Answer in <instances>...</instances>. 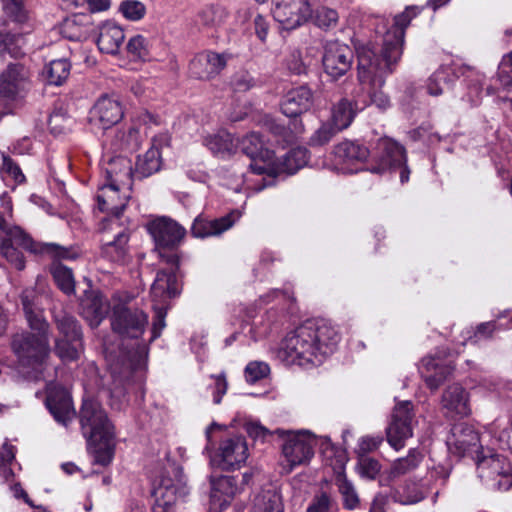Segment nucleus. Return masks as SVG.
<instances>
[{"label":"nucleus","mask_w":512,"mask_h":512,"mask_svg":"<svg viewBox=\"0 0 512 512\" xmlns=\"http://www.w3.org/2000/svg\"><path fill=\"white\" fill-rule=\"evenodd\" d=\"M147 229L156 246L161 248L177 247L186 235L185 228L168 217H159L150 221Z\"/></svg>","instance_id":"obj_16"},{"label":"nucleus","mask_w":512,"mask_h":512,"mask_svg":"<svg viewBox=\"0 0 512 512\" xmlns=\"http://www.w3.org/2000/svg\"><path fill=\"white\" fill-rule=\"evenodd\" d=\"M0 230L4 237L0 238V254L17 270L25 267L22 253L14 246L35 255H48L55 261L51 264L50 272L58 288L67 295L75 292V279L71 268L60 263V260H74L80 256L78 249L64 247L56 243L34 241L21 227L10 225L0 214Z\"/></svg>","instance_id":"obj_1"},{"label":"nucleus","mask_w":512,"mask_h":512,"mask_svg":"<svg viewBox=\"0 0 512 512\" xmlns=\"http://www.w3.org/2000/svg\"><path fill=\"white\" fill-rule=\"evenodd\" d=\"M71 65L66 59H57L49 63L44 74L47 82L51 85L60 86L68 78Z\"/></svg>","instance_id":"obj_48"},{"label":"nucleus","mask_w":512,"mask_h":512,"mask_svg":"<svg viewBox=\"0 0 512 512\" xmlns=\"http://www.w3.org/2000/svg\"><path fill=\"white\" fill-rule=\"evenodd\" d=\"M79 418L82 433L87 441L115 434L114 425L100 403L95 400L83 401Z\"/></svg>","instance_id":"obj_8"},{"label":"nucleus","mask_w":512,"mask_h":512,"mask_svg":"<svg viewBox=\"0 0 512 512\" xmlns=\"http://www.w3.org/2000/svg\"><path fill=\"white\" fill-rule=\"evenodd\" d=\"M272 14L285 29L292 30L311 18L312 9L308 0H275Z\"/></svg>","instance_id":"obj_13"},{"label":"nucleus","mask_w":512,"mask_h":512,"mask_svg":"<svg viewBox=\"0 0 512 512\" xmlns=\"http://www.w3.org/2000/svg\"><path fill=\"white\" fill-rule=\"evenodd\" d=\"M120 12L129 20L137 21L144 17L146 8L145 5L137 0H126L120 4Z\"/></svg>","instance_id":"obj_55"},{"label":"nucleus","mask_w":512,"mask_h":512,"mask_svg":"<svg viewBox=\"0 0 512 512\" xmlns=\"http://www.w3.org/2000/svg\"><path fill=\"white\" fill-rule=\"evenodd\" d=\"M339 15L334 9L328 7H320L315 13V24L322 29L334 28L338 23Z\"/></svg>","instance_id":"obj_54"},{"label":"nucleus","mask_w":512,"mask_h":512,"mask_svg":"<svg viewBox=\"0 0 512 512\" xmlns=\"http://www.w3.org/2000/svg\"><path fill=\"white\" fill-rule=\"evenodd\" d=\"M489 432L498 439L501 447L512 451V426L509 425V421L503 425L501 420H495L490 424Z\"/></svg>","instance_id":"obj_51"},{"label":"nucleus","mask_w":512,"mask_h":512,"mask_svg":"<svg viewBox=\"0 0 512 512\" xmlns=\"http://www.w3.org/2000/svg\"><path fill=\"white\" fill-rule=\"evenodd\" d=\"M238 211H232L216 219H208L202 215L197 216L191 226V233L196 238L218 236L230 229L240 218Z\"/></svg>","instance_id":"obj_25"},{"label":"nucleus","mask_w":512,"mask_h":512,"mask_svg":"<svg viewBox=\"0 0 512 512\" xmlns=\"http://www.w3.org/2000/svg\"><path fill=\"white\" fill-rule=\"evenodd\" d=\"M126 50L133 60H145L149 56V41L142 35H135L128 40Z\"/></svg>","instance_id":"obj_50"},{"label":"nucleus","mask_w":512,"mask_h":512,"mask_svg":"<svg viewBox=\"0 0 512 512\" xmlns=\"http://www.w3.org/2000/svg\"><path fill=\"white\" fill-rule=\"evenodd\" d=\"M336 161L341 165V169L346 173L357 172L353 168L358 163H363L370 155L367 147L352 141H344L338 144L334 149Z\"/></svg>","instance_id":"obj_27"},{"label":"nucleus","mask_w":512,"mask_h":512,"mask_svg":"<svg viewBox=\"0 0 512 512\" xmlns=\"http://www.w3.org/2000/svg\"><path fill=\"white\" fill-rule=\"evenodd\" d=\"M275 432L280 437L286 436L285 442L282 445V454L290 469L310 461L314 455L315 436L308 431L294 433L277 429Z\"/></svg>","instance_id":"obj_9"},{"label":"nucleus","mask_w":512,"mask_h":512,"mask_svg":"<svg viewBox=\"0 0 512 512\" xmlns=\"http://www.w3.org/2000/svg\"><path fill=\"white\" fill-rule=\"evenodd\" d=\"M28 78V71L22 64H9L0 76V98L15 100L21 97L28 87Z\"/></svg>","instance_id":"obj_21"},{"label":"nucleus","mask_w":512,"mask_h":512,"mask_svg":"<svg viewBox=\"0 0 512 512\" xmlns=\"http://www.w3.org/2000/svg\"><path fill=\"white\" fill-rule=\"evenodd\" d=\"M169 145L167 134H159L152 139L150 148L137 157L134 177L142 179L158 172L162 166L161 149Z\"/></svg>","instance_id":"obj_23"},{"label":"nucleus","mask_w":512,"mask_h":512,"mask_svg":"<svg viewBox=\"0 0 512 512\" xmlns=\"http://www.w3.org/2000/svg\"><path fill=\"white\" fill-rule=\"evenodd\" d=\"M16 448L5 442L0 450V472L8 477L12 475V469L9 467L15 459Z\"/></svg>","instance_id":"obj_59"},{"label":"nucleus","mask_w":512,"mask_h":512,"mask_svg":"<svg viewBox=\"0 0 512 512\" xmlns=\"http://www.w3.org/2000/svg\"><path fill=\"white\" fill-rule=\"evenodd\" d=\"M312 106V92L306 86L291 89L284 96L281 110L287 117H297Z\"/></svg>","instance_id":"obj_28"},{"label":"nucleus","mask_w":512,"mask_h":512,"mask_svg":"<svg viewBox=\"0 0 512 512\" xmlns=\"http://www.w3.org/2000/svg\"><path fill=\"white\" fill-rule=\"evenodd\" d=\"M23 311L28 325L35 333H21L14 336L12 348L23 367L38 370L49 355V324L43 315L39 296L32 289H26L21 294Z\"/></svg>","instance_id":"obj_3"},{"label":"nucleus","mask_w":512,"mask_h":512,"mask_svg":"<svg viewBox=\"0 0 512 512\" xmlns=\"http://www.w3.org/2000/svg\"><path fill=\"white\" fill-rule=\"evenodd\" d=\"M88 444L94 457V463L108 466L115 454V434L95 440H89Z\"/></svg>","instance_id":"obj_39"},{"label":"nucleus","mask_w":512,"mask_h":512,"mask_svg":"<svg viewBox=\"0 0 512 512\" xmlns=\"http://www.w3.org/2000/svg\"><path fill=\"white\" fill-rule=\"evenodd\" d=\"M229 58L227 53L202 52L190 62V74L201 80L215 78L226 67Z\"/></svg>","instance_id":"obj_22"},{"label":"nucleus","mask_w":512,"mask_h":512,"mask_svg":"<svg viewBox=\"0 0 512 512\" xmlns=\"http://www.w3.org/2000/svg\"><path fill=\"white\" fill-rule=\"evenodd\" d=\"M419 369L427 386L435 390L451 373L453 367L449 363H442L438 358L425 357Z\"/></svg>","instance_id":"obj_33"},{"label":"nucleus","mask_w":512,"mask_h":512,"mask_svg":"<svg viewBox=\"0 0 512 512\" xmlns=\"http://www.w3.org/2000/svg\"><path fill=\"white\" fill-rule=\"evenodd\" d=\"M124 112L118 98L101 96L90 111L91 121L98 123L103 129L111 128L123 117Z\"/></svg>","instance_id":"obj_24"},{"label":"nucleus","mask_w":512,"mask_h":512,"mask_svg":"<svg viewBox=\"0 0 512 512\" xmlns=\"http://www.w3.org/2000/svg\"><path fill=\"white\" fill-rule=\"evenodd\" d=\"M244 429L250 438L262 443L266 442L273 434H277L275 431H270L264 427L258 421H247L244 424Z\"/></svg>","instance_id":"obj_56"},{"label":"nucleus","mask_w":512,"mask_h":512,"mask_svg":"<svg viewBox=\"0 0 512 512\" xmlns=\"http://www.w3.org/2000/svg\"><path fill=\"white\" fill-rule=\"evenodd\" d=\"M441 408L451 418L470 415L469 393L459 384L448 386L442 394Z\"/></svg>","instance_id":"obj_26"},{"label":"nucleus","mask_w":512,"mask_h":512,"mask_svg":"<svg viewBox=\"0 0 512 512\" xmlns=\"http://www.w3.org/2000/svg\"><path fill=\"white\" fill-rule=\"evenodd\" d=\"M111 133L105 141V146L113 152L133 151L140 145L139 129L133 125L124 126Z\"/></svg>","instance_id":"obj_30"},{"label":"nucleus","mask_w":512,"mask_h":512,"mask_svg":"<svg viewBox=\"0 0 512 512\" xmlns=\"http://www.w3.org/2000/svg\"><path fill=\"white\" fill-rule=\"evenodd\" d=\"M309 160V153L306 148L297 147L287 152L279 163L278 170L282 173L294 174L304 167Z\"/></svg>","instance_id":"obj_44"},{"label":"nucleus","mask_w":512,"mask_h":512,"mask_svg":"<svg viewBox=\"0 0 512 512\" xmlns=\"http://www.w3.org/2000/svg\"><path fill=\"white\" fill-rule=\"evenodd\" d=\"M179 293L177 276L175 270L159 271L151 286L153 301L159 299L165 303L167 299L175 297Z\"/></svg>","instance_id":"obj_35"},{"label":"nucleus","mask_w":512,"mask_h":512,"mask_svg":"<svg viewBox=\"0 0 512 512\" xmlns=\"http://www.w3.org/2000/svg\"><path fill=\"white\" fill-rule=\"evenodd\" d=\"M358 103L359 100L353 102L342 98L333 106L331 120L337 130L341 131L351 125L357 114Z\"/></svg>","instance_id":"obj_37"},{"label":"nucleus","mask_w":512,"mask_h":512,"mask_svg":"<svg viewBox=\"0 0 512 512\" xmlns=\"http://www.w3.org/2000/svg\"><path fill=\"white\" fill-rule=\"evenodd\" d=\"M204 145L216 156L226 157L234 152L233 137L226 131H220L204 138Z\"/></svg>","instance_id":"obj_42"},{"label":"nucleus","mask_w":512,"mask_h":512,"mask_svg":"<svg viewBox=\"0 0 512 512\" xmlns=\"http://www.w3.org/2000/svg\"><path fill=\"white\" fill-rule=\"evenodd\" d=\"M2 165L0 166V176L3 182L8 186L14 188L25 181V175L17 163H15L9 156L2 155Z\"/></svg>","instance_id":"obj_47"},{"label":"nucleus","mask_w":512,"mask_h":512,"mask_svg":"<svg viewBox=\"0 0 512 512\" xmlns=\"http://www.w3.org/2000/svg\"><path fill=\"white\" fill-rule=\"evenodd\" d=\"M333 124H323L310 138V144L313 146H322L327 144L338 132Z\"/></svg>","instance_id":"obj_60"},{"label":"nucleus","mask_w":512,"mask_h":512,"mask_svg":"<svg viewBox=\"0 0 512 512\" xmlns=\"http://www.w3.org/2000/svg\"><path fill=\"white\" fill-rule=\"evenodd\" d=\"M79 16H72L65 19L62 25V33L71 40H79L83 36V30L78 25Z\"/></svg>","instance_id":"obj_62"},{"label":"nucleus","mask_w":512,"mask_h":512,"mask_svg":"<svg viewBox=\"0 0 512 512\" xmlns=\"http://www.w3.org/2000/svg\"><path fill=\"white\" fill-rule=\"evenodd\" d=\"M357 470L361 477L373 480L381 470L380 463L370 457H361L357 464Z\"/></svg>","instance_id":"obj_57"},{"label":"nucleus","mask_w":512,"mask_h":512,"mask_svg":"<svg viewBox=\"0 0 512 512\" xmlns=\"http://www.w3.org/2000/svg\"><path fill=\"white\" fill-rule=\"evenodd\" d=\"M422 453L413 448L408 451L405 457L396 459L389 471V477L394 479L414 471L422 462Z\"/></svg>","instance_id":"obj_43"},{"label":"nucleus","mask_w":512,"mask_h":512,"mask_svg":"<svg viewBox=\"0 0 512 512\" xmlns=\"http://www.w3.org/2000/svg\"><path fill=\"white\" fill-rule=\"evenodd\" d=\"M211 502L219 509L226 507L239 489L234 477L221 476L211 481Z\"/></svg>","instance_id":"obj_36"},{"label":"nucleus","mask_w":512,"mask_h":512,"mask_svg":"<svg viewBox=\"0 0 512 512\" xmlns=\"http://www.w3.org/2000/svg\"><path fill=\"white\" fill-rule=\"evenodd\" d=\"M45 404L55 421L63 426H67L75 417L71 397L61 386L48 385Z\"/></svg>","instance_id":"obj_20"},{"label":"nucleus","mask_w":512,"mask_h":512,"mask_svg":"<svg viewBox=\"0 0 512 512\" xmlns=\"http://www.w3.org/2000/svg\"><path fill=\"white\" fill-rule=\"evenodd\" d=\"M457 75L452 66H441L437 69L428 79L427 90L432 96H439L443 93L445 88L456 80Z\"/></svg>","instance_id":"obj_40"},{"label":"nucleus","mask_w":512,"mask_h":512,"mask_svg":"<svg viewBox=\"0 0 512 512\" xmlns=\"http://www.w3.org/2000/svg\"><path fill=\"white\" fill-rule=\"evenodd\" d=\"M478 476L491 489L506 491L512 486V468L506 457L499 454L484 456L477 461Z\"/></svg>","instance_id":"obj_7"},{"label":"nucleus","mask_w":512,"mask_h":512,"mask_svg":"<svg viewBox=\"0 0 512 512\" xmlns=\"http://www.w3.org/2000/svg\"><path fill=\"white\" fill-rule=\"evenodd\" d=\"M54 352L63 362L75 361L79 359L83 352V340L57 338L55 340Z\"/></svg>","instance_id":"obj_46"},{"label":"nucleus","mask_w":512,"mask_h":512,"mask_svg":"<svg viewBox=\"0 0 512 512\" xmlns=\"http://www.w3.org/2000/svg\"><path fill=\"white\" fill-rule=\"evenodd\" d=\"M372 173L381 174L388 170L402 167L406 163L405 149L389 138L379 139L372 154Z\"/></svg>","instance_id":"obj_14"},{"label":"nucleus","mask_w":512,"mask_h":512,"mask_svg":"<svg viewBox=\"0 0 512 512\" xmlns=\"http://www.w3.org/2000/svg\"><path fill=\"white\" fill-rule=\"evenodd\" d=\"M248 445L241 435L223 439L218 448L219 466L223 470H234L245 464L248 458Z\"/></svg>","instance_id":"obj_17"},{"label":"nucleus","mask_w":512,"mask_h":512,"mask_svg":"<svg viewBox=\"0 0 512 512\" xmlns=\"http://www.w3.org/2000/svg\"><path fill=\"white\" fill-rule=\"evenodd\" d=\"M148 324V315L138 309L117 305L113 309L111 325L114 332L125 338L138 339Z\"/></svg>","instance_id":"obj_10"},{"label":"nucleus","mask_w":512,"mask_h":512,"mask_svg":"<svg viewBox=\"0 0 512 512\" xmlns=\"http://www.w3.org/2000/svg\"><path fill=\"white\" fill-rule=\"evenodd\" d=\"M250 512H284L280 493L275 489L262 490L254 497Z\"/></svg>","instance_id":"obj_38"},{"label":"nucleus","mask_w":512,"mask_h":512,"mask_svg":"<svg viewBox=\"0 0 512 512\" xmlns=\"http://www.w3.org/2000/svg\"><path fill=\"white\" fill-rule=\"evenodd\" d=\"M410 401L399 402L392 413L391 422L386 429L387 441L396 451L405 446V441L412 437L414 414Z\"/></svg>","instance_id":"obj_11"},{"label":"nucleus","mask_w":512,"mask_h":512,"mask_svg":"<svg viewBox=\"0 0 512 512\" xmlns=\"http://www.w3.org/2000/svg\"><path fill=\"white\" fill-rule=\"evenodd\" d=\"M105 171L107 183L121 185L123 188L131 187L134 169L130 159L116 156L107 163Z\"/></svg>","instance_id":"obj_34"},{"label":"nucleus","mask_w":512,"mask_h":512,"mask_svg":"<svg viewBox=\"0 0 512 512\" xmlns=\"http://www.w3.org/2000/svg\"><path fill=\"white\" fill-rule=\"evenodd\" d=\"M336 485L341 495L343 506L347 510H354L359 506L360 499L354 485L344 474H338Z\"/></svg>","instance_id":"obj_49"},{"label":"nucleus","mask_w":512,"mask_h":512,"mask_svg":"<svg viewBox=\"0 0 512 512\" xmlns=\"http://www.w3.org/2000/svg\"><path fill=\"white\" fill-rule=\"evenodd\" d=\"M421 12L418 6H408L394 17L393 25L384 33L380 56L385 61L383 69L389 70L392 65H397L401 59L404 47L405 30L410 22Z\"/></svg>","instance_id":"obj_5"},{"label":"nucleus","mask_w":512,"mask_h":512,"mask_svg":"<svg viewBox=\"0 0 512 512\" xmlns=\"http://www.w3.org/2000/svg\"><path fill=\"white\" fill-rule=\"evenodd\" d=\"M125 39L123 29L114 22L107 21L99 27L97 46L102 53L115 55Z\"/></svg>","instance_id":"obj_32"},{"label":"nucleus","mask_w":512,"mask_h":512,"mask_svg":"<svg viewBox=\"0 0 512 512\" xmlns=\"http://www.w3.org/2000/svg\"><path fill=\"white\" fill-rule=\"evenodd\" d=\"M353 51L339 41L327 42L324 46L322 63L324 71L334 80L345 75L351 68Z\"/></svg>","instance_id":"obj_15"},{"label":"nucleus","mask_w":512,"mask_h":512,"mask_svg":"<svg viewBox=\"0 0 512 512\" xmlns=\"http://www.w3.org/2000/svg\"><path fill=\"white\" fill-rule=\"evenodd\" d=\"M129 189L117 184L102 185L96 196L99 210L110 214L108 219H117L120 222V213L126 207L130 197Z\"/></svg>","instance_id":"obj_19"},{"label":"nucleus","mask_w":512,"mask_h":512,"mask_svg":"<svg viewBox=\"0 0 512 512\" xmlns=\"http://www.w3.org/2000/svg\"><path fill=\"white\" fill-rule=\"evenodd\" d=\"M101 255L105 259L124 263L128 257V242L130 238L128 228L124 227L117 219H106L102 223Z\"/></svg>","instance_id":"obj_6"},{"label":"nucleus","mask_w":512,"mask_h":512,"mask_svg":"<svg viewBox=\"0 0 512 512\" xmlns=\"http://www.w3.org/2000/svg\"><path fill=\"white\" fill-rule=\"evenodd\" d=\"M245 379L249 383H256L270 374V366L264 361H251L244 370Z\"/></svg>","instance_id":"obj_53"},{"label":"nucleus","mask_w":512,"mask_h":512,"mask_svg":"<svg viewBox=\"0 0 512 512\" xmlns=\"http://www.w3.org/2000/svg\"><path fill=\"white\" fill-rule=\"evenodd\" d=\"M341 340L338 329L325 319L308 320L282 340L277 356L286 365H320Z\"/></svg>","instance_id":"obj_2"},{"label":"nucleus","mask_w":512,"mask_h":512,"mask_svg":"<svg viewBox=\"0 0 512 512\" xmlns=\"http://www.w3.org/2000/svg\"><path fill=\"white\" fill-rule=\"evenodd\" d=\"M176 480L162 477L158 486L154 488L156 503L153 512H174L173 506L178 497L188 494L186 481L179 467L174 468Z\"/></svg>","instance_id":"obj_12"},{"label":"nucleus","mask_w":512,"mask_h":512,"mask_svg":"<svg viewBox=\"0 0 512 512\" xmlns=\"http://www.w3.org/2000/svg\"><path fill=\"white\" fill-rule=\"evenodd\" d=\"M24 0H2L3 8L8 17L13 21L23 24L28 22V12L23 6Z\"/></svg>","instance_id":"obj_52"},{"label":"nucleus","mask_w":512,"mask_h":512,"mask_svg":"<svg viewBox=\"0 0 512 512\" xmlns=\"http://www.w3.org/2000/svg\"><path fill=\"white\" fill-rule=\"evenodd\" d=\"M54 322L59 333L58 338L83 340L81 326L73 315L65 311H60L54 314Z\"/></svg>","instance_id":"obj_41"},{"label":"nucleus","mask_w":512,"mask_h":512,"mask_svg":"<svg viewBox=\"0 0 512 512\" xmlns=\"http://www.w3.org/2000/svg\"><path fill=\"white\" fill-rule=\"evenodd\" d=\"M220 15L218 11L212 7H206L198 14V22L204 27L210 28L220 23Z\"/></svg>","instance_id":"obj_64"},{"label":"nucleus","mask_w":512,"mask_h":512,"mask_svg":"<svg viewBox=\"0 0 512 512\" xmlns=\"http://www.w3.org/2000/svg\"><path fill=\"white\" fill-rule=\"evenodd\" d=\"M256 80L247 71L236 73L232 79V86L235 91L245 92L255 87Z\"/></svg>","instance_id":"obj_61"},{"label":"nucleus","mask_w":512,"mask_h":512,"mask_svg":"<svg viewBox=\"0 0 512 512\" xmlns=\"http://www.w3.org/2000/svg\"><path fill=\"white\" fill-rule=\"evenodd\" d=\"M332 500L328 494L322 492L316 495L307 508V512H330Z\"/></svg>","instance_id":"obj_63"},{"label":"nucleus","mask_w":512,"mask_h":512,"mask_svg":"<svg viewBox=\"0 0 512 512\" xmlns=\"http://www.w3.org/2000/svg\"><path fill=\"white\" fill-rule=\"evenodd\" d=\"M389 70L380 69L385 67V61L378 56L371 48L363 47L358 51V80L366 96L359 99L362 106L374 104L379 109H386L389 106V98L381 91L385 77L392 73L394 67Z\"/></svg>","instance_id":"obj_4"},{"label":"nucleus","mask_w":512,"mask_h":512,"mask_svg":"<svg viewBox=\"0 0 512 512\" xmlns=\"http://www.w3.org/2000/svg\"><path fill=\"white\" fill-rule=\"evenodd\" d=\"M496 330V321L481 323L475 330H467V339L473 343L491 338Z\"/></svg>","instance_id":"obj_58"},{"label":"nucleus","mask_w":512,"mask_h":512,"mask_svg":"<svg viewBox=\"0 0 512 512\" xmlns=\"http://www.w3.org/2000/svg\"><path fill=\"white\" fill-rule=\"evenodd\" d=\"M82 316L91 327H97L109 312L108 300L100 293L91 292L81 302Z\"/></svg>","instance_id":"obj_31"},{"label":"nucleus","mask_w":512,"mask_h":512,"mask_svg":"<svg viewBox=\"0 0 512 512\" xmlns=\"http://www.w3.org/2000/svg\"><path fill=\"white\" fill-rule=\"evenodd\" d=\"M446 442L449 451L458 456L477 454L481 448L478 432L467 423L455 424Z\"/></svg>","instance_id":"obj_18"},{"label":"nucleus","mask_w":512,"mask_h":512,"mask_svg":"<svg viewBox=\"0 0 512 512\" xmlns=\"http://www.w3.org/2000/svg\"><path fill=\"white\" fill-rule=\"evenodd\" d=\"M391 499L402 505H412L424 499V493L416 482H405L391 491Z\"/></svg>","instance_id":"obj_45"},{"label":"nucleus","mask_w":512,"mask_h":512,"mask_svg":"<svg viewBox=\"0 0 512 512\" xmlns=\"http://www.w3.org/2000/svg\"><path fill=\"white\" fill-rule=\"evenodd\" d=\"M239 145L241 151L251 158L249 164L250 169L257 175H262L266 172V168L263 164L257 162V158H263L269 156V150L264 149V140L261 135L256 132H251L244 136L240 141Z\"/></svg>","instance_id":"obj_29"}]
</instances>
